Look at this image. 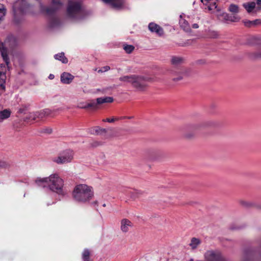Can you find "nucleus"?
Here are the masks:
<instances>
[{"label":"nucleus","mask_w":261,"mask_h":261,"mask_svg":"<svg viewBox=\"0 0 261 261\" xmlns=\"http://www.w3.org/2000/svg\"><path fill=\"white\" fill-rule=\"evenodd\" d=\"M180 19L179 21V24L180 27L186 32H189L191 31V28L188 22L185 19L182 18L181 16H180Z\"/></svg>","instance_id":"dca6fc26"},{"label":"nucleus","mask_w":261,"mask_h":261,"mask_svg":"<svg viewBox=\"0 0 261 261\" xmlns=\"http://www.w3.org/2000/svg\"><path fill=\"white\" fill-rule=\"evenodd\" d=\"M90 252L88 249H84L82 254V258L84 261H90Z\"/></svg>","instance_id":"c756f323"},{"label":"nucleus","mask_w":261,"mask_h":261,"mask_svg":"<svg viewBox=\"0 0 261 261\" xmlns=\"http://www.w3.org/2000/svg\"><path fill=\"white\" fill-rule=\"evenodd\" d=\"M55 59L61 61L63 63H67L68 59L65 57L64 53H61L54 56Z\"/></svg>","instance_id":"412c9836"},{"label":"nucleus","mask_w":261,"mask_h":261,"mask_svg":"<svg viewBox=\"0 0 261 261\" xmlns=\"http://www.w3.org/2000/svg\"><path fill=\"white\" fill-rule=\"evenodd\" d=\"M183 63L184 59L182 57L174 56L172 58L171 63L174 68L170 70V73L172 75H177V77L172 79L173 81L177 82L182 79L183 75L189 74V70L178 68Z\"/></svg>","instance_id":"39448f33"},{"label":"nucleus","mask_w":261,"mask_h":261,"mask_svg":"<svg viewBox=\"0 0 261 261\" xmlns=\"http://www.w3.org/2000/svg\"><path fill=\"white\" fill-rule=\"evenodd\" d=\"M16 11H15V12H14L15 15H16Z\"/></svg>","instance_id":"13d9d810"},{"label":"nucleus","mask_w":261,"mask_h":261,"mask_svg":"<svg viewBox=\"0 0 261 261\" xmlns=\"http://www.w3.org/2000/svg\"><path fill=\"white\" fill-rule=\"evenodd\" d=\"M129 194L132 198L136 199L139 197L142 194V192L137 190H133L129 192Z\"/></svg>","instance_id":"a878e982"},{"label":"nucleus","mask_w":261,"mask_h":261,"mask_svg":"<svg viewBox=\"0 0 261 261\" xmlns=\"http://www.w3.org/2000/svg\"><path fill=\"white\" fill-rule=\"evenodd\" d=\"M133 226L132 222L127 219H123L121 221L120 228L122 232H127L130 228Z\"/></svg>","instance_id":"ddd939ff"},{"label":"nucleus","mask_w":261,"mask_h":261,"mask_svg":"<svg viewBox=\"0 0 261 261\" xmlns=\"http://www.w3.org/2000/svg\"><path fill=\"white\" fill-rule=\"evenodd\" d=\"M239 203L242 206L246 208L254 207L255 205V202L244 200H240Z\"/></svg>","instance_id":"aec40b11"},{"label":"nucleus","mask_w":261,"mask_h":261,"mask_svg":"<svg viewBox=\"0 0 261 261\" xmlns=\"http://www.w3.org/2000/svg\"><path fill=\"white\" fill-rule=\"evenodd\" d=\"M256 5H257L258 6H259V7H257L256 9H260V7H261V0H256Z\"/></svg>","instance_id":"c03bdc74"},{"label":"nucleus","mask_w":261,"mask_h":261,"mask_svg":"<svg viewBox=\"0 0 261 261\" xmlns=\"http://www.w3.org/2000/svg\"><path fill=\"white\" fill-rule=\"evenodd\" d=\"M106 5L116 10H120L124 8V0H101Z\"/></svg>","instance_id":"9d476101"},{"label":"nucleus","mask_w":261,"mask_h":261,"mask_svg":"<svg viewBox=\"0 0 261 261\" xmlns=\"http://www.w3.org/2000/svg\"><path fill=\"white\" fill-rule=\"evenodd\" d=\"M63 5L61 0H51V6L46 9V13L50 15L49 19L48 25L50 28H56L61 25L59 19L53 16L56 11L60 9Z\"/></svg>","instance_id":"20e7f679"},{"label":"nucleus","mask_w":261,"mask_h":261,"mask_svg":"<svg viewBox=\"0 0 261 261\" xmlns=\"http://www.w3.org/2000/svg\"><path fill=\"white\" fill-rule=\"evenodd\" d=\"M29 105H22L21 107L18 109V112L19 113H25L28 110Z\"/></svg>","instance_id":"f704fd0d"},{"label":"nucleus","mask_w":261,"mask_h":261,"mask_svg":"<svg viewBox=\"0 0 261 261\" xmlns=\"http://www.w3.org/2000/svg\"><path fill=\"white\" fill-rule=\"evenodd\" d=\"M73 199L79 202L85 203L89 201L93 196L92 188L86 185H77L72 193Z\"/></svg>","instance_id":"7ed1b4c3"},{"label":"nucleus","mask_w":261,"mask_h":261,"mask_svg":"<svg viewBox=\"0 0 261 261\" xmlns=\"http://www.w3.org/2000/svg\"><path fill=\"white\" fill-rule=\"evenodd\" d=\"M204 0H201V2L203 3ZM205 1L208 2L210 0H204Z\"/></svg>","instance_id":"864d4df0"},{"label":"nucleus","mask_w":261,"mask_h":261,"mask_svg":"<svg viewBox=\"0 0 261 261\" xmlns=\"http://www.w3.org/2000/svg\"><path fill=\"white\" fill-rule=\"evenodd\" d=\"M110 69V67L109 66H106L104 67H102L100 69H99L98 72H106Z\"/></svg>","instance_id":"4c0bfd02"},{"label":"nucleus","mask_w":261,"mask_h":261,"mask_svg":"<svg viewBox=\"0 0 261 261\" xmlns=\"http://www.w3.org/2000/svg\"><path fill=\"white\" fill-rule=\"evenodd\" d=\"M95 134L98 135H104L107 132V129L106 128H102L99 126H97L95 129Z\"/></svg>","instance_id":"cd10ccee"},{"label":"nucleus","mask_w":261,"mask_h":261,"mask_svg":"<svg viewBox=\"0 0 261 261\" xmlns=\"http://www.w3.org/2000/svg\"><path fill=\"white\" fill-rule=\"evenodd\" d=\"M259 253L252 248L246 249L241 261H253L258 256Z\"/></svg>","instance_id":"1a4fd4ad"},{"label":"nucleus","mask_w":261,"mask_h":261,"mask_svg":"<svg viewBox=\"0 0 261 261\" xmlns=\"http://www.w3.org/2000/svg\"><path fill=\"white\" fill-rule=\"evenodd\" d=\"M10 114V111L7 109L0 111V121L9 118Z\"/></svg>","instance_id":"b1692460"},{"label":"nucleus","mask_w":261,"mask_h":261,"mask_svg":"<svg viewBox=\"0 0 261 261\" xmlns=\"http://www.w3.org/2000/svg\"><path fill=\"white\" fill-rule=\"evenodd\" d=\"M6 79L5 65H0V89L5 90V81Z\"/></svg>","instance_id":"9b49d317"},{"label":"nucleus","mask_w":261,"mask_h":261,"mask_svg":"<svg viewBox=\"0 0 261 261\" xmlns=\"http://www.w3.org/2000/svg\"><path fill=\"white\" fill-rule=\"evenodd\" d=\"M113 101V98L112 97H104L97 98V102L101 104L104 103H111Z\"/></svg>","instance_id":"4be33fe9"},{"label":"nucleus","mask_w":261,"mask_h":261,"mask_svg":"<svg viewBox=\"0 0 261 261\" xmlns=\"http://www.w3.org/2000/svg\"><path fill=\"white\" fill-rule=\"evenodd\" d=\"M5 10L3 11H0V21L3 19L5 15Z\"/></svg>","instance_id":"79ce46f5"},{"label":"nucleus","mask_w":261,"mask_h":261,"mask_svg":"<svg viewBox=\"0 0 261 261\" xmlns=\"http://www.w3.org/2000/svg\"><path fill=\"white\" fill-rule=\"evenodd\" d=\"M102 206H103V207H105V206H106V204H105V203H104V204H102Z\"/></svg>","instance_id":"5fc2aeb1"},{"label":"nucleus","mask_w":261,"mask_h":261,"mask_svg":"<svg viewBox=\"0 0 261 261\" xmlns=\"http://www.w3.org/2000/svg\"><path fill=\"white\" fill-rule=\"evenodd\" d=\"M5 10L3 8V6L2 5L0 4V11H5Z\"/></svg>","instance_id":"8fccbe9b"},{"label":"nucleus","mask_w":261,"mask_h":261,"mask_svg":"<svg viewBox=\"0 0 261 261\" xmlns=\"http://www.w3.org/2000/svg\"><path fill=\"white\" fill-rule=\"evenodd\" d=\"M39 132L42 134H50L52 133V129L49 127L40 128Z\"/></svg>","instance_id":"7c9ffc66"},{"label":"nucleus","mask_w":261,"mask_h":261,"mask_svg":"<svg viewBox=\"0 0 261 261\" xmlns=\"http://www.w3.org/2000/svg\"><path fill=\"white\" fill-rule=\"evenodd\" d=\"M6 166V164L4 162H0V168L5 167Z\"/></svg>","instance_id":"a18cd8bd"},{"label":"nucleus","mask_w":261,"mask_h":261,"mask_svg":"<svg viewBox=\"0 0 261 261\" xmlns=\"http://www.w3.org/2000/svg\"><path fill=\"white\" fill-rule=\"evenodd\" d=\"M103 136L105 137V138H107V136H105V134Z\"/></svg>","instance_id":"bf43d9fd"},{"label":"nucleus","mask_w":261,"mask_h":261,"mask_svg":"<svg viewBox=\"0 0 261 261\" xmlns=\"http://www.w3.org/2000/svg\"><path fill=\"white\" fill-rule=\"evenodd\" d=\"M123 49L125 51V52L127 54L131 53L135 49V47L132 45H124Z\"/></svg>","instance_id":"2f4dec72"},{"label":"nucleus","mask_w":261,"mask_h":261,"mask_svg":"<svg viewBox=\"0 0 261 261\" xmlns=\"http://www.w3.org/2000/svg\"><path fill=\"white\" fill-rule=\"evenodd\" d=\"M100 145V143H98V142H95L94 143V144L93 145L94 146H97L98 145Z\"/></svg>","instance_id":"603ef678"},{"label":"nucleus","mask_w":261,"mask_h":261,"mask_svg":"<svg viewBox=\"0 0 261 261\" xmlns=\"http://www.w3.org/2000/svg\"><path fill=\"white\" fill-rule=\"evenodd\" d=\"M148 29L151 32L155 33L159 36H162L164 34L163 29L155 23H150L148 25Z\"/></svg>","instance_id":"f8f14e48"},{"label":"nucleus","mask_w":261,"mask_h":261,"mask_svg":"<svg viewBox=\"0 0 261 261\" xmlns=\"http://www.w3.org/2000/svg\"><path fill=\"white\" fill-rule=\"evenodd\" d=\"M77 108L79 109H87V103H85L84 102H80L77 106Z\"/></svg>","instance_id":"e433bc0d"},{"label":"nucleus","mask_w":261,"mask_h":261,"mask_svg":"<svg viewBox=\"0 0 261 261\" xmlns=\"http://www.w3.org/2000/svg\"><path fill=\"white\" fill-rule=\"evenodd\" d=\"M214 125V123L213 122H207L205 124V126H212Z\"/></svg>","instance_id":"49530a36"},{"label":"nucleus","mask_w":261,"mask_h":261,"mask_svg":"<svg viewBox=\"0 0 261 261\" xmlns=\"http://www.w3.org/2000/svg\"><path fill=\"white\" fill-rule=\"evenodd\" d=\"M200 242L199 239L193 238L191 240L190 246L191 247L192 249H195L196 248H197V246L200 244Z\"/></svg>","instance_id":"c85d7f7f"},{"label":"nucleus","mask_w":261,"mask_h":261,"mask_svg":"<svg viewBox=\"0 0 261 261\" xmlns=\"http://www.w3.org/2000/svg\"><path fill=\"white\" fill-rule=\"evenodd\" d=\"M192 27L194 29H197L199 28V25L197 23H194L193 25H192Z\"/></svg>","instance_id":"de8ad7c7"},{"label":"nucleus","mask_w":261,"mask_h":261,"mask_svg":"<svg viewBox=\"0 0 261 261\" xmlns=\"http://www.w3.org/2000/svg\"><path fill=\"white\" fill-rule=\"evenodd\" d=\"M31 0H22L21 2V5L20 7V10L22 13H26L27 9L31 7L30 4H28V2H31Z\"/></svg>","instance_id":"6ab92c4d"},{"label":"nucleus","mask_w":261,"mask_h":261,"mask_svg":"<svg viewBox=\"0 0 261 261\" xmlns=\"http://www.w3.org/2000/svg\"><path fill=\"white\" fill-rule=\"evenodd\" d=\"M51 113V111L48 109H45L40 111H38L39 118H43V117L49 116Z\"/></svg>","instance_id":"5701e85b"},{"label":"nucleus","mask_w":261,"mask_h":261,"mask_svg":"<svg viewBox=\"0 0 261 261\" xmlns=\"http://www.w3.org/2000/svg\"><path fill=\"white\" fill-rule=\"evenodd\" d=\"M37 118H39L38 112L31 113L29 114V117H26L25 120L27 119L35 120Z\"/></svg>","instance_id":"72a5a7b5"},{"label":"nucleus","mask_w":261,"mask_h":261,"mask_svg":"<svg viewBox=\"0 0 261 261\" xmlns=\"http://www.w3.org/2000/svg\"><path fill=\"white\" fill-rule=\"evenodd\" d=\"M118 118H107L106 119H103V122H108L109 123L114 122L116 120H118Z\"/></svg>","instance_id":"58836bf2"},{"label":"nucleus","mask_w":261,"mask_h":261,"mask_svg":"<svg viewBox=\"0 0 261 261\" xmlns=\"http://www.w3.org/2000/svg\"><path fill=\"white\" fill-rule=\"evenodd\" d=\"M217 8V6L216 5L215 2L211 3L210 4V6H208L209 10H212V9H213V8Z\"/></svg>","instance_id":"a19ab883"},{"label":"nucleus","mask_w":261,"mask_h":261,"mask_svg":"<svg viewBox=\"0 0 261 261\" xmlns=\"http://www.w3.org/2000/svg\"><path fill=\"white\" fill-rule=\"evenodd\" d=\"M54 77H55V76H54V74H50L49 75V76H48V78H49V79H50V80H53V79H54Z\"/></svg>","instance_id":"09e8293b"},{"label":"nucleus","mask_w":261,"mask_h":261,"mask_svg":"<svg viewBox=\"0 0 261 261\" xmlns=\"http://www.w3.org/2000/svg\"><path fill=\"white\" fill-rule=\"evenodd\" d=\"M243 22L246 27H251L261 24V20L260 19H256L254 20H244Z\"/></svg>","instance_id":"f3484780"},{"label":"nucleus","mask_w":261,"mask_h":261,"mask_svg":"<svg viewBox=\"0 0 261 261\" xmlns=\"http://www.w3.org/2000/svg\"><path fill=\"white\" fill-rule=\"evenodd\" d=\"M97 201H95L94 202H93L92 204L94 206H95L97 204Z\"/></svg>","instance_id":"3c124183"},{"label":"nucleus","mask_w":261,"mask_h":261,"mask_svg":"<svg viewBox=\"0 0 261 261\" xmlns=\"http://www.w3.org/2000/svg\"><path fill=\"white\" fill-rule=\"evenodd\" d=\"M74 79V76L68 72H63L61 75V82L65 84H69Z\"/></svg>","instance_id":"4468645a"},{"label":"nucleus","mask_w":261,"mask_h":261,"mask_svg":"<svg viewBox=\"0 0 261 261\" xmlns=\"http://www.w3.org/2000/svg\"><path fill=\"white\" fill-rule=\"evenodd\" d=\"M73 155V150L66 149L61 152L57 157L54 158L53 161L58 164H66L72 161Z\"/></svg>","instance_id":"6e6552de"},{"label":"nucleus","mask_w":261,"mask_h":261,"mask_svg":"<svg viewBox=\"0 0 261 261\" xmlns=\"http://www.w3.org/2000/svg\"><path fill=\"white\" fill-rule=\"evenodd\" d=\"M224 22H238L240 20V17L237 15H230L228 13H223L222 14Z\"/></svg>","instance_id":"2eb2a0df"},{"label":"nucleus","mask_w":261,"mask_h":261,"mask_svg":"<svg viewBox=\"0 0 261 261\" xmlns=\"http://www.w3.org/2000/svg\"><path fill=\"white\" fill-rule=\"evenodd\" d=\"M35 182L38 186L47 187L50 190L59 195L63 196L66 194V191L63 189L64 181L57 174H51L47 177H37Z\"/></svg>","instance_id":"f257e3e1"},{"label":"nucleus","mask_w":261,"mask_h":261,"mask_svg":"<svg viewBox=\"0 0 261 261\" xmlns=\"http://www.w3.org/2000/svg\"><path fill=\"white\" fill-rule=\"evenodd\" d=\"M191 137V136H188V135L187 136V137H188V138H189V137Z\"/></svg>","instance_id":"4d7b16f0"},{"label":"nucleus","mask_w":261,"mask_h":261,"mask_svg":"<svg viewBox=\"0 0 261 261\" xmlns=\"http://www.w3.org/2000/svg\"><path fill=\"white\" fill-rule=\"evenodd\" d=\"M228 10L229 12L237 14L239 12V8L238 5L231 4L229 5Z\"/></svg>","instance_id":"bb28decb"},{"label":"nucleus","mask_w":261,"mask_h":261,"mask_svg":"<svg viewBox=\"0 0 261 261\" xmlns=\"http://www.w3.org/2000/svg\"><path fill=\"white\" fill-rule=\"evenodd\" d=\"M250 57L252 59L254 60L261 59V51H256L252 53L250 55Z\"/></svg>","instance_id":"473e14b6"},{"label":"nucleus","mask_w":261,"mask_h":261,"mask_svg":"<svg viewBox=\"0 0 261 261\" xmlns=\"http://www.w3.org/2000/svg\"><path fill=\"white\" fill-rule=\"evenodd\" d=\"M99 105H100V103H98L97 98H96V100L92 99L90 100L89 102L87 103V109L92 108L95 109L97 108Z\"/></svg>","instance_id":"393cba45"},{"label":"nucleus","mask_w":261,"mask_h":261,"mask_svg":"<svg viewBox=\"0 0 261 261\" xmlns=\"http://www.w3.org/2000/svg\"><path fill=\"white\" fill-rule=\"evenodd\" d=\"M120 81L130 83L133 86L139 90H143L147 86L146 82L149 79L136 75H130L121 76L119 78Z\"/></svg>","instance_id":"423d86ee"},{"label":"nucleus","mask_w":261,"mask_h":261,"mask_svg":"<svg viewBox=\"0 0 261 261\" xmlns=\"http://www.w3.org/2000/svg\"><path fill=\"white\" fill-rule=\"evenodd\" d=\"M6 44H8V45L11 47H14L17 44V40L16 38L12 35L9 36L6 39L5 43L0 42V51L1 55L3 57L4 61L8 67V65L9 64V59L7 54V49L5 47Z\"/></svg>","instance_id":"0eeeda50"},{"label":"nucleus","mask_w":261,"mask_h":261,"mask_svg":"<svg viewBox=\"0 0 261 261\" xmlns=\"http://www.w3.org/2000/svg\"><path fill=\"white\" fill-rule=\"evenodd\" d=\"M189 261H194L193 259L191 258Z\"/></svg>","instance_id":"6e6d98bb"},{"label":"nucleus","mask_w":261,"mask_h":261,"mask_svg":"<svg viewBox=\"0 0 261 261\" xmlns=\"http://www.w3.org/2000/svg\"><path fill=\"white\" fill-rule=\"evenodd\" d=\"M85 10L82 2L78 0H68L66 6L67 18L73 20H80L84 18Z\"/></svg>","instance_id":"f03ea898"},{"label":"nucleus","mask_w":261,"mask_h":261,"mask_svg":"<svg viewBox=\"0 0 261 261\" xmlns=\"http://www.w3.org/2000/svg\"><path fill=\"white\" fill-rule=\"evenodd\" d=\"M218 32L214 31H210L208 33L209 37L212 38H216L218 37Z\"/></svg>","instance_id":"c9c22d12"},{"label":"nucleus","mask_w":261,"mask_h":261,"mask_svg":"<svg viewBox=\"0 0 261 261\" xmlns=\"http://www.w3.org/2000/svg\"><path fill=\"white\" fill-rule=\"evenodd\" d=\"M199 126L198 125H191L189 126L188 129L190 130H195Z\"/></svg>","instance_id":"ea45409f"},{"label":"nucleus","mask_w":261,"mask_h":261,"mask_svg":"<svg viewBox=\"0 0 261 261\" xmlns=\"http://www.w3.org/2000/svg\"><path fill=\"white\" fill-rule=\"evenodd\" d=\"M254 207L256 208L257 209H258V210H261V203H258L255 202V205H254Z\"/></svg>","instance_id":"37998d69"},{"label":"nucleus","mask_w":261,"mask_h":261,"mask_svg":"<svg viewBox=\"0 0 261 261\" xmlns=\"http://www.w3.org/2000/svg\"><path fill=\"white\" fill-rule=\"evenodd\" d=\"M256 3L254 2H248L243 4V7L248 13H251L255 8Z\"/></svg>","instance_id":"a211bd4d"}]
</instances>
